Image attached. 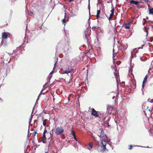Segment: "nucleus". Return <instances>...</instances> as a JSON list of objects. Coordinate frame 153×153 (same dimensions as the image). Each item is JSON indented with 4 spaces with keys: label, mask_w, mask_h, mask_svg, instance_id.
I'll return each instance as SVG.
<instances>
[{
    "label": "nucleus",
    "mask_w": 153,
    "mask_h": 153,
    "mask_svg": "<svg viewBox=\"0 0 153 153\" xmlns=\"http://www.w3.org/2000/svg\"><path fill=\"white\" fill-rule=\"evenodd\" d=\"M73 71V69L68 68L67 70H66L65 71H63V74H68L69 73H71V76H72L74 73V72L72 71Z\"/></svg>",
    "instance_id": "5"
},
{
    "label": "nucleus",
    "mask_w": 153,
    "mask_h": 153,
    "mask_svg": "<svg viewBox=\"0 0 153 153\" xmlns=\"http://www.w3.org/2000/svg\"><path fill=\"white\" fill-rule=\"evenodd\" d=\"M29 147L28 143V142H27L25 143V146L24 151L26 153L27 152V148Z\"/></svg>",
    "instance_id": "13"
},
{
    "label": "nucleus",
    "mask_w": 153,
    "mask_h": 153,
    "mask_svg": "<svg viewBox=\"0 0 153 153\" xmlns=\"http://www.w3.org/2000/svg\"><path fill=\"white\" fill-rule=\"evenodd\" d=\"M72 48L71 47L68 48L67 47H65L64 48V50L65 52L66 53H70L71 51Z\"/></svg>",
    "instance_id": "11"
},
{
    "label": "nucleus",
    "mask_w": 153,
    "mask_h": 153,
    "mask_svg": "<svg viewBox=\"0 0 153 153\" xmlns=\"http://www.w3.org/2000/svg\"><path fill=\"white\" fill-rule=\"evenodd\" d=\"M41 95V94H39V95L38 96V98L36 100V102H37V101H38L39 100V97L40 96V95Z\"/></svg>",
    "instance_id": "30"
},
{
    "label": "nucleus",
    "mask_w": 153,
    "mask_h": 153,
    "mask_svg": "<svg viewBox=\"0 0 153 153\" xmlns=\"http://www.w3.org/2000/svg\"><path fill=\"white\" fill-rule=\"evenodd\" d=\"M48 152H45V153H48Z\"/></svg>",
    "instance_id": "58"
},
{
    "label": "nucleus",
    "mask_w": 153,
    "mask_h": 153,
    "mask_svg": "<svg viewBox=\"0 0 153 153\" xmlns=\"http://www.w3.org/2000/svg\"><path fill=\"white\" fill-rule=\"evenodd\" d=\"M48 82H49V81H48L45 84L43 85V88L42 89V91H43L46 88H47V87L48 86Z\"/></svg>",
    "instance_id": "16"
},
{
    "label": "nucleus",
    "mask_w": 153,
    "mask_h": 153,
    "mask_svg": "<svg viewBox=\"0 0 153 153\" xmlns=\"http://www.w3.org/2000/svg\"><path fill=\"white\" fill-rule=\"evenodd\" d=\"M146 19H148V18L147 17H146Z\"/></svg>",
    "instance_id": "63"
},
{
    "label": "nucleus",
    "mask_w": 153,
    "mask_h": 153,
    "mask_svg": "<svg viewBox=\"0 0 153 153\" xmlns=\"http://www.w3.org/2000/svg\"><path fill=\"white\" fill-rule=\"evenodd\" d=\"M140 147H146V148H149L148 146L147 147H144V146H141Z\"/></svg>",
    "instance_id": "44"
},
{
    "label": "nucleus",
    "mask_w": 153,
    "mask_h": 153,
    "mask_svg": "<svg viewBox=\"0 0 153 153\" xmlns=\"http://www.w3.org/2000/svg\"><path fill=\"white\" fill-rule=\"evenodd\" d=\"M153 38H152V40H151V41H150V42H152V41H153Z\"/></svg>",
    "instance_id": "50"
},
{
    "label": "nucleus",
    "mask_w": 153,
    "mask_h": 153,
    "mask_svg": "<svg viewBox=\"0 0 153 153\" xmlns=\"http://www.w3.org/2000/svg\"><path fill=\"white\" fill-rule=\"evenodd\" d=\"M52 138L51 137H50L48 139V140L51 141L52 140Z\"/></svg>",
    "instance_id": "35"
},
{
    "label": "nucleus",
    "mask_w": 153,
    "mask_h": 153,
    "mask_svg": "<svg viewBox=\"0 0 153 153\" xmlns=\"http://www.w3.org/2000/svg\"><path fill=\"white\" fill-rule=\"evenodd\" d=\"M100 130H101L100 134L101 135H98L100 137V139L101 140V138L104 137H105L106 139H107L108 138L107 136L104 134V132L103 131L102 128H100Z\"/></svg>",
    "instance_id": "7"
},
{
    "label": "nucleus",
    "mask_w": 153,
    "mask_h": 153,
    "mask_svg": "<svg viewBox=\"0 0 153 153\" xmlns=\"http://www.w3.org/2000/svg\"><path fill=\"white\" fill-rule=\"evenodd\" d=\"M88 8L89 10V14L90 15V0H88Z\"/></svg>",
    "instance_id": "24"
},
{
    "label": "nucleus",
    "mask_w": 153,
    "mask_h": 153,
    "mask_svg": "<svg viewBox=\"0 0 153 153\" xmlns=\"http://www.w3.org/2000/svg\"><path fill=\"white\" fill-rule=\"evenodd\" d=\"M64 33L65 36H67V35L68 34V31L67 30H65V28L64 29Z\"/></svg>",
    "instance_id": "23"
},
{
    "label": "nucleus",
    "mask_w": 153,
    "mask_h": 153,
    "mask_svg": "<svg viewBox=\"0 0 153 153\" xmlns=\"http://www.w3.org/2000/svg\"><path fill=\"white\" fill-rule=\"evenodd\" d=\"M73 0H69V2H71Z\"/></svg>",
    "instance_id": "51"
},
{
    "label": "nucleus",
    "mask_w": 153,
    "mask_h": 153,
    "mask_svg": "<svg viewBox=\"0 0 153 153\" xmlns=\"http://www.w3.org/2000/svg\"><path fill=\"white\" fill-rule=\"evenodd\" d=\"M51 146V143H49V145H48V147H49V146Z\"/></svg>",
    "instance_id": "46"
},
{
    "label": "nucleus",
    "mask_w": 153,
    "mask_h": 153,
    "mask_svg": "<svg viewBox=\"0 0 153 153\" xmlns=\"http://www.w3.org/2000/svg\"><path fill=\"white\" fill-rule=\"evenodd\" d=\"M88 31H89V29L88 28H87L86 29V30L85 31V32H84L85 35V38L86 39H87V35L88 34Z\"/></svg>",
    "instance_id": "18"
},
{
    "label": "nucleus",
    "mask_w": 153,
    "mask_h": 153,
    "mask_svg": "<svg viewBox=\"0 0 153 153\" xmlns=\"http://www.w3.org/2000/svg\"><path fill=\"white\" fill-rule=\"evenodd\" d=\"M107 2L108 3H109L110 2H109V1H107Z\"/></svg>",
    "instance_id": "64"
},
{
    "label": "nucleus",
    "mask_w": 153,
    "mask_h": 153,
    "mask_svg": "<svg viewBox=\"0 0 153 153\" xmlns=\"http://www.w3.org/2000/svg\"><path fill=\"white\" fill-rule=\"evenodd\" d=\"M150 102H151V103H153V99H152V100H151Z\"/></svg>",
    "instance_id": "38"
},
{
    "label": "nucleus",
    "mask_w": 153,
    "mask_h": 153,
    "mask_svg": "<svg viewBox=\"0 0 153 153\" xmlns=\"http://www.w3.org/2000/svg\"><path fill=\"white\" fill-rule=\"evenodd\" d=\"M114 13H111L110 15V16L112 17L114 15Z\"/></svg>",
    "instance_id": "33"
},
{
    "label": "nucleus",
    "mask_w": 153,
    "mask_h": 153,
    "mask_svg": "<svg viewBox=\"0 0 153 153\" xmlns=\"http://www.w3.org/2000/svg\"><path fill=\"white\" fill-rule=\"evenodd\" d=\"M74 137V139L75 140H76V141H77V140L76 138V137Z\"/></svg>",
    "instance_id": "39"
},
{
    "label": "nucleus",
    "mask_w": 153,
    "mask_h": 153,
    "mask_svg": "<svg viewBox=\"0 0 153 153\" xmlns=\"http://www.w3.org/2000/svg\"><path fill=\"white\" fill-rule=\"evenodd\" d=\"M149 0H143V1L144 2L146 3H148L149 1Z\"/></svg>",
    "instance_id": "32"
},
{
    "label": "nucleus",
    "mask_w": 153,
    "mask_h": 153,
    "mask_svg": "<svg viewBox=\"0 0 153 153\" xmlns=\"http://www.w3.org/2000/svg\"><path fill=\"white\" fill-rule=\"evenodd\" d=\"M90 19V18H89V19H88V20L89 25V24H90V21H89Z\"/></svg>",
    "instance_id": "40"
},
{
    "label": "nucleus",
    "mask_w": 153,
    "mask_h": 153,
    "mask_svg": "<svg viewBox=\"0 0 153 153\" xmlns=\"http://www.w3.org/2000/svg\"><path fill=\"white\" fill-rule=\"evenodd\" d=\"M142 48V47H140V48H139H139Z\"/></svg>",
    "instance_id": "61"
},
{
    "label": "nucleus",
    "mask_w": 153,
    "mask_h": 153,
    "mask_svg": "<svg viewBox=\"0 0 153 153\" xmlns=\"http://www.w3.org/2000/svg\"><path fill=\"white\" fill-rule=\"evenodd\" d=\"M46 124H47L46 120V119L44 120H43V125L44 126H45V127Z\"/></svg>",
    "instance_id": "21"
},
{
    "label": "nucleus",
    "mask_w": 153,
    "mask_h": 153,
    "mask_svg": "<svg viewBox=\"0 0 153 153\" xmlns=\"http://www.w3.org/2000/svg\"><path fill=\"white\" fill-rule=\"evenodd\" d=\"M91 115L94 116L95 117H99L98 113L94 108H92L91 113Z\"/></svg>",
    "instance_id": "6"
},
{
    "label": "nucleus",
    "mask_w": 153,
    "mask_h": 153,
    "mask_svg": "<svg viewBox=\"0 0 153 153\" xmlns=\"http://www.w3.org/2000/svg\"><path fill=\"white\" fill-rule=\"evenodd\" d=\"M34 109V107H33V110H32V114H31V115H32V113L33 112V110Z\"/></svg>",
    "instance_id": "45"
},
{
    "label": "nucleus",
    "mask_w": 153,
    "mask_h": 153,
    "mask_svg": "<svg viewBox=\"0 0 153 153\" xmlns=\"http://www.w3.org/2000/svg\"><path fill=\"white\" fill-rule=\"evenodd\" d=\"M42 26H40V29H42Z\"/></svg>",
    "instance_id": "48"
},
{
    "label": "nucleus",
    "mask_w": 153,
    "mask_h": 153,
    "mask_svg": "<svg viewBox=\"0 0 153 153\" xmlns=\"http://www.w3.org/2000/svg\"><path fill=\"white\" fill-rule=\"evenodd\" d=\"M142 48V47H140V48H139H139Z\"/></svg>",
    "instance_id": "60"
},
{
    "label": "nucleus",
    "mask_w": 153,
    "mask_h": 153,
    "mask_svg": "<svg viewBox=\"0 0 153 153\" xmlns=\"http://www.w3.org/2000/svg\"><path fill=\"white\" fill-rule=\"evenodd\" d=\"M37 103H38V102H36V104Z\"/></svg>",
    "instance_id": "62"
},
{
    "label": "nucleus",
    "mask_w": 153,
    "mask_h": 153,
    "mask_svg": "<svg viewBox=\"0 0 153 153\" xmlns=\"http://www.w3.org/2000/svg\"><path fill=\"white\" fill-rule=\"evenodd\" d=\"M62 23L63 24H64V25H65V21L64 20V19H63L62 20Z\"/></svg>",
    "instance_id": "29"
},
{
    "label": "nucleus",
    "mask_w": 153,
    "mask_h": 153,
    "mask_svg": "<svg viewBox=\"0 0 153 153\" xmlns=\"http://www.w3.org/2000/svg\"><path fill=\"white\" fill-rule=\"evenodd\" d=\"M152 85H153V83L150 84V85L151 86H152Z\"/></svg>",
    "instance_id": "41"
},
{
    "label": "nucleus",
    "mask_w": 153,
    "mask_h": 153,
    "mask_svg": "<svg viewBox=\"0 0 153 153\" xmlns=\"http://www.w3.org/2000/svg\"><path fill=\"white\" fill-rule=\"evenodd\" d=\"M2 37L3 39H5L7 37V35L5 32L2 33Z\"/></svg>",
    "instance_id": "15"
},
{
    "label": "nucleus",
    "mask_w": 153,
    "mask_h": 153,
    "mask_svg": "<svg viewBox=\"0 0 153 153\" xmlns=\"http://www.w3.org/2000/svg\"><path fill=\"white\" fill-rule=\"evenodd\" d=\"M108 126H110V125L109 124V123H107Z\"/></svg>",
    "instance_id": "43"
},
{
    "label": "nucleus",
    "mask_w": 153,
    "mask_h": 153,
    "mask_svg": "<svg viewBox=\"0 0 153 153\" xmlns=\"http://www.w3.org/2000/svg\"><path fill=\"white\" fill-rule=\"evenodd\" d=\"M114 49H113V53H114Z\"/></svg>",
    "instance_id": "57"
},
{
    "label": "nucleus",
    "mask_w": 153,
    "mask_h": 153,
    "mask_svg": "<svg viewBox=\"0 0 153 153\" xmlns=\"http://www.w3.org/2000/svg\"><path fill=\"white\" fill-rule=\"evenodd\" d=\"M149 14H153V8L152 9H149Z\"/></svg>",
    "instance_id": "20"
},
{
    "label": "nucleus",
    "mask_w": 153,
    "mask_h": 153,
    "mask_svg": "<svg viewBox=\"0 0 153 153\" xmlns=\"http://www.w3.org/2000/svg\"><path fill=\"white\" fill-rule=\"evenodd\" d=\"M19 49L20 48L19 47H17L16 48V49L13 51L12 54H11V55H14L15 56L16 54H18L19 53V52H20ZM10 55H11V54H10Z\"/></svg>",
    "instance_id": "10"
},
{
    "label": "nucleus",
    "mask_w": 153,
    "mask_h": 153,
    "mask_svg": "<svg viewBox=\"0 0 153 153\" xmlns=\"http://www.w3.org/2000/svg\"><path fill=\"white\" fill-rule=\"evenodd\" d=\"M64 129L62 127H58L56 129L55 133L56 135H59L62 133L64 132Z\"/></svg>",
    "instance_id": "3"
},
{
    "label": "nucleus",
    "mask_w": 153,
    "mask_h": 153,
    "mask_svg": "<svg viewBox=\"0 0 153 153\" xmlns=\"http://www.w3.org/2000/svg\"><path fill=\"white\" fill-rule=\"evenodd\" d=\"M112 17L109 16V17L108 18V19L110 21L112 19Z\"/></svg>",
    "instance_id": "31"
},
{
    "label": "nucleus",
    "mask_w": 153,
    "mask_h": 153,
    "mask_svg": "<svg viewBox=\"0 0 153 153\" xmlns=\"http://www.w3.org/2000/svg\"><path fill=\"white\" fill-rule=\"evenodd\" d=\"M112 0H111V1H110V2L111 3V5H112V7H111L112 9L111 10V13H114V7H112L113 5H112Z\"/></svg>",
    "instance_id": "19"
},
{
    "label": "nucleus",
    "mask_w": 153,
    "mask_h": 153,
    "mask_svg": "<svg viewBox=\"0 0 153 153\" xmlns=\"http://www.w3.org/2000/svg\"><path fill=\"white\" fill-rule=\"evenodd\" d=\"M147 78V75H146V76H145V77L144 78L143 80V82L142 85V88L141 90L143 92V91H144L143 90L144 89V85L146 83Z\"/></svg>",
    "instance_id": "4"
},
{
    "label": "nucleus",
    "mask_w": 153,
    "mask_h": 153,
    "mask_svg": "<svg viewBox=\"0 0 153 153\" xmlns=\"http://www.w3.org/2000/svg\"><path fill=\"white\" fill-rule=\"evenodd\" d=\"M29 128H30V126H28V131L29 130Z\"/></svg>",
    "instance_id": "54"
},
{
    "label": "nucleus",
    "mask_w": 153,
    "mask_h": 153,
    "mask_svg": "<svg viewBox=\"0 0 153 153\" xmlns=\"http://www.w3.org/2000/svg\"><path fill=\"white\" fill-rule=\"evenodd\" d=\"M46 127H45V129L44 130V131L43 134H44V135H45V134L47 132V130L46 129Z\"/></svg>",
    "instance_id": "25"
},
{
    "label": "nucleus",
    "mask_w": 153,
    "mask_h": 153,
    "mask_svg": "<svg viewBox=\"0 0 153 153\" xmlns=\"http://www.w3.org/2000/svg\"><path fill=\"white\" fill-rule=\"evenodd\" d=\"M100 9L99 10H97L96 15V17L97 19H98L100 17L99 16L100 14Z\"/></svg>",
    "instance_id": "17"
},
{
    "label": "nucleus",
    "mask_w": 153,
    "mask_h": 153,
    "mask_svg": "<svg viewBox=\"0 0 153 153\" xmlns=\"http://www.w3.org/2000/svg\"><path fill=\"white\" fill-rule=\"evenodd\" d=\"M132 145H131L129 147V149H132Z\"/></svg>",
    "instance_id": "36"
},
{
    "label": "nucleus",
    "mask_w": 153,
    "mask_h": 153,
    "mask_svg": "<svg viewBox=\"0 0 153 153\" xmlns=\"http://www.w3.org/2000/svg\"><path fill=\"white\" fill-rule=\"evenodd\" d=\"M147 6H148V7L149 9H150V4H148V3H147Z\"/></svg>",
    "instance_id": "37"
},
{
    "label": "nucleus",
    "mask_w": 153,
    "mask_h": 153,
    "mask_svg": "<svg viewBox=\"0 0 153 153\" xmlns=\"http://www.w3.org/2000/svg\"><path fill=\"white\" fill-rule=\"evenodd\" d=\"M143 20H144V22H143V25H145V21H146V19H143Z\"/></svg>",
    "instance_id": "34"
},
{
    "label": "nucleus",
    "mask_w": 153,
    "mask_h": 153,
    "mask_svg": "<svg viewBox=\"0 0 153 153\" xmlns=\"http://www.w3.org/2000/svg\"><path fill=\"white\" fill-rule=\"evenodd\" d=\"M87 149H89V150H91V148L90 147V148H87Z\"/></svg>",
    "instance_id": "47"
},
{
    "label": "nucleus",
    "mask_w": 153,
    "mask_h": 153,
    "mask_svg": "<svg viewBox=\"0 0 153 153\" xmlns=\"http://www.w3.org/2000/svg\"><path fill=\"white\" fill-rule=\"evenodd\" d=\"M114 74L115 75H117V74L115 73H114Z\"/></svg>",
    "instance_id": "59"
},
{
    "label": "nucleus",
    "mask_w": 153,
    "mask_h": 153,
    "mask_svg": "<svg viewBox=\"0 0 153 153\" xmlns=\"http://www.w3.org/2000/svg\"><path fill=\"white\" fill-rule=\"evenodd\" d=\"M101 144V151L104 152L105 151H108V150L106 148V141L103 139L102 140Z\"/></svg>",
    "instance_id": "1"
},
{
    "label": "nucleus",
    "mask_w": 153,
    "mask_h": 153,
    "mask_svg": "<svg viewBox=\"0 0 153 153\" xmlns=\"http://www.w3.org/2000/svg\"><path fill=\"white\" fill-rule=\"evenodd\" d=\"M131 59H132L133 58V56H132V53H131Z\"/></svg>",
    "instance_id": "42"
},
{
    "label": "nucleus",
    "mask_w": 153,
    "mask_h": 153,
    "mask_svg": "<svg viewBox=\"0 0 153 153\" xmlns=\"http://www.w3.org/2000/svg\"><path fill=\"white\" fill-rule=\"evenodd\" d=\"M110 141V140H108L107 141L109 142Z\"/></svg>",
    "instance_id": "55"
},
{
    "label": "nucleus",
    "mask_w": 153,
    "mask_h": 153,
    "mask_svg": "<svg viewBox=\"0 0 153 153\" xmlns=\"http://www.w3.org/2000/svg\"><path fill=\"white\" fill-rule=\"evenodd\" d=\"M26 16H28V14H26Z\"/></svg>",
    "instance_id": "56"
},
{
    "label": "nucleus",
    "mask_w": 153,
    "mask_h": 153,
    "mask_svg": "<svg viewBox=\"0 0 153 153\" xmlns=\"http://www.w3.org/2000/svg\"><path fill=\"white\" fill-rule=\"evenodd\" d=\"M89 146L91 148V149H92V144L91 143H90L89 144Z\"/></svg>",
    "instance_id": "27"
},
{
    "label": "nucleus",
    "mask_w": 153,
    "mask_h": 153,
    "mask_svg": "<svg viewBox=\"0 0 153 153\" xmlns=\"http://www.w3.org/2000/svg\"><path fill=\"white\" fill-rule=\"evenodd\" d=\"M115 96H113V97H112V99H114V98H115Z\"/></svg>",
    "instance_id": "52"
},
{
    "label": "nucleus",
    "mask_w": 153,
    "mask_h": 153,
    "mask_svg": "<svg viewBox=\"0 0 153 153\" xmlns=\"http://www.w3.org/2000/svg\"><path fill=\"white\" fill-rule=\"evenodd\" d=\"M129 2L131 4V6L133 7L134 6V5H137L140 3V2L139 1H135L133 0L130 1Z\"/></svg>",
    "instance_id": "9"
},
{
    "label": "nucleus",
    "mask_w": 153,
    "mask_h": 153,
    "mask_svg": "<svg viewBox=\"0 0 153 153\" xmlns=\"http://www.w3.org/2000/svg\"><path fill=\"white\" fill-rule=\"evenodd\" d=\"M149 29V26H144V27L143 30L144 32L146 33V36L147 37L148 35V30Z\"/></svg>",
    "instance_id": "12"
},
{
    "label": "nucleus",
    "mask_w": 153,
    "mask_h": 153,
    "mask_svg": "<svg viewBox=\"0 0 153 153\" xmlns=\"http://www.w3.org/2000/svg\"><path fill=\"white\" fill-rule=\"evenodd\" d=\"M109 120H110V119H109V118H108V119H107V121H109Z\"/></svg>",
    "instance_id": "49"
},
{
    "label": "nucleus",
    "mask_w": 153,
    "mask_h": 153,
    "mask_svg": "<svg viewBox=\"0 0 153 153\" xmlns=\"http://www.w3.org/2000/svg\"><path fill=\"white\" fill-rule=\"evenodd\" d=\"M43 91H42V90L41 91L40 93V94H41L42 93V92Z\"/></svg>",
    "instance_id": "53"
},
{
    "label": "nucleus",
    "mask_w": 153,
    "mask_h": 153,
    "mask_svg": "<svg viewBox=\"0 0 153 153\" xmlns=\"http://www.w3.org/2000/svg\"><path fill=\"white\" fill-rule=\"evenodd\" d=\"M125 27L126 28L128 29L130 28V27L129 26V23L126 24Z\"/></svg>",
    "instance_id": "22"
},
{
    "label": "nucleus",
    "mask_w": 153,
    "mask_h": 153,
    "mask_svg": "<svg viewBox=\"0 0 153 153\" xmlns=\"http://www.w3.org/2000/svg\"><path fill=\"white\" fill-rule=\"evenodd\" d=\"M127 45L126 44L121 43V50L123 51H124L127 48Z\"/></svg>",
    "instance_id": "8"
},
{
    "label": "nucleus",
    "mask_w": 153,
    "mask_h": 153,
    "mask_svg": "<svg viewBox=\"0 0 153 153\" xmlns=\"http://www.w3.org/2000/svg\"><path fill=\"white\" fill-rule=\"evenodd\" d=\"M54 59H55V64H54V67L53 69V70L51 72L50 74V75L48 76V81H49V82H50V80L51 79V78L52 77V75L54 72H55L54 71V68H55L56 67V64L57 62H58V57H55Z\"/></svg>",
    "instance_id": "2"
},
{
    "label": "nucleus",
    "mask_w": 153,
    "mask_h": 153,
    "mask_svg": "<svg viewBox=\"0 0 153 153\" xmlns=\"http://www.w3.org/2000/svg\"><path fill=\"white\" fill-rule=\"evenodd\" d=\"M42 140V142L43 143H46V137L45 135L43 134Z\"/></svg>",
    "instance_id": "14"
},
{
    "label": "nucleus",
    "mask_w": 153,
    "mask_h": 153,
    "mask_svg": "<svg viewBox=\"0 0 153 153\" xmlns=\"http://www.w3.org/2000/svg\"><path fill=\"white\" fill-rule=\"evenodd\" d=\"M72 135L73 136V137H75V133L73 131H72Z\"/></svg>",
    "instance_id": "26"
},
{
    "label": "nucleus",
    "mask_w": 153,
    "mask_h": 153,
    "mask_svg": "<svg viewBox=\"0 0 153 153\" xmlns=\"http://www.w3.org/2000/svg\"><path fill=\"white\" fill-rule=\"evenodd\" d=\"M32 118V116H31L30 117V118L29 120V124L31 122Z\"/></svg>",
    "instance_id": "28"
}]
</instances>
